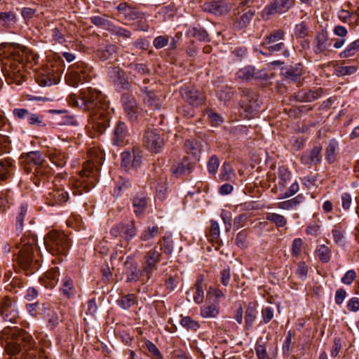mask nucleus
Returning <instances> with one entry per match:
<instances>
[{
	"label": "nucleus",
	"mask_w": 359,
	"mask_h": 359,
	"mask_svg": "<svg viewBox=\"0 0 359 359\" xmlns=\"http://www.w3.org/2000/svg\"><path fill=\"white\" fill-rule=\"evenodd\" d=\"M233 175V171L229 163H224L222 166L219 179L222 181L230 180Z\"/></svg>",
	"instance_id": "obj_60"
},
{
	"label": "nucleus",
	"mask_w": 359,
	"mask_h": 359,
	"mask_svg": "<svg viewBox=\"0 0 359 359\" xmlns=\"http://www.w3.org/2000/svg\"><path fill=\"white\" fill-rule=\"evenodd\" d=\"M358 70L355 66H339L335 69V74L338 76H344L353 74Z\"/></svg>",
	"instance_id": "obj_57"
},
{
	"label": "nucleus",
	"mask_w": 359,
	"mask_h": 359,
	"mask_svg": "<svg viewBox=\"0 0 359 359\" xmlns=\"http://www.w3.org/2000/svg\"><path fill=\"white\" fill-rule=\"evenodd\" d=\"M92 77V68L88 64L79 61L69 67L65 79L69 86H76L80 83L88 82Z\"/></svg>",
	"instance_id": "obj_6"
},
{
	"label": "nucleus",
	"mask_w": 359,
	"mask_h": 359,
	"mask_svg": "<svg viewBox=\"0 0 359 359\" xmlns=\"http://www.w3.org/2000/svg\"><path fill=\"white\" fill-rule=\"evenodd\" d=\"M13 162L10 158H5L0 161V180L5 181L11 175Z\"/></svg>",
	"instance_id": "obj_37"
},
{
	"label": "nucleus",
	"mask_w": 359,
	"mask_h": 359,
	"mask_svg": "<svg viewBox=\"0 0 359 359\" xmlns=\"http://www.w3.org/2000/svg\"><path fill=\"white\" fill-rule=\"evenodd\" d=\"M130 187L131 183L128 180H126L123 177H120L119 180L116 182V185L114 189V194L118 196L121 191L128 189Z\"/></svg>",
	"instance_id": "obj_61"
},
{
	"label": "nucleus",
	"mask_w": 359,
	"mask_h": 359,
	"mask_svg": "<svg viewBox=\"0 0 359 359\" xmlns=\"http://www.w3.org/2000/svg\"><path fill=\"white\" fill-rule=\"evenodd\" d=\"M117 47L114 44H107L104 46L100 47L96 51V55L102 60H107L112 57L116 53Z\"/></svg>",
	"instance_id": "obj_36"
},
{
	"label": "nucleus",
	"mask_w": 359,
	"mask_h": 359,
	"mask_svg": "<svg viewBox=\"0 0 359 359\" xmlns=\"http://www.w3.org/2000/svg\"><path fill=\"white\" fill-rule=\"evenodd\" d=\"M69 199V194L62 184H55L46 195V203L50 206L61 205Z\"/></svg>",
	"instance_id": "obj_12"
},
{
	"label": "nucleus",
	"mask_w": 359,
	"mask_h": 359,
	"mask_svg": "<svg viewBox=\"0 0 359 359\" xmlns=\"http://www.w3.org/2000/svg\"><path fill=\"white\" fill-rule=\"evenodd\" d=\"M141 91L143 93V103L146 107L152 110H158L162 107L163 100L156 92L147 87L142 88Z\"/></svg>",
	"instance_id": "obj_17"
},
{
	"label": "nucleus",
	"mask_w": 359,
	"mask_h": 359,
	"mask_svg": "<svg viewBox=\"0 0 359 359\" xmlns=\"http://www.w3.org/2000/svg\"><path fill=\"white\" fill-rule=\"evenodd\" d=\"M21 248L16 258L19 267L26 275L32 274L38 270V262L34 261V253L37 249V238L33 235H26L21 238Z\"/></svg>",
	"instance_id": "obj_3"
},
{
	"label": "nucleus",
	"mask_w": 359,
	"mask_h": 359,
	"mask_svg": "<svg viewBox=\"0 0 359 359\" xmlns=\"http://www.w3.org/2000/svg\"><path fill=\"white\" fill-rule=\"evenodd\" d=\"M67 32L66 29L61 26L60 27H55L51 30V36L53 40L57 43L63 44L66 42L65 34Z\"/></svg>",
	"instance_id": "obj_45"
},
{
	"label": "nucleus",
	"mask_w": 359,
	"mask_h": 359,
	"mask_svg": "<svg viewBox=\"0 0 359 359\" xmlns=\"http://www.w3.org/2000/svg\"><path fill=\"white\" fill-rule=\"evenodd\" d=\"M236 77L242 81H250L259 78L255 68L252 66H246L240 69L236 73Z\"/></svg>",
	"instance_id": "obj_35"
},
{
	"label": "nucleus",
	"mask_w": 359,
	"mask_h": 359,
	"mask_svg": "<svg viewBox=\"0 0 359 359\" xmlns=\"http://www.w3.org/2000/svg\"><path fill=\"white\" fill-rule=\"evenodd\" d=\"M299 189V186L297 182L292 183L289 187L288 190L285 192L280 194L278 196L279 199L287 198L294 195Z\"/></svg>",
	"instance_id": "obj_63"
},
{
	"label": "nucleus",
	"mask_w": 359,
	"mask_h": 359,
	"mask_svg": "<svg viewBox=\"0 0 359 359\" xmlns=\"http://www.w3.org/2000/svg\"><path fill=\"white\" fill-rule=\"evenodd\" d=\"M34 182L36 186H40L41 183L44 184L48 181L49 175L51 174V170L48 166L42 163L34 168Z\"/></svg>",
	"instance_id": "obj_28"
},
{
	"label": "nucleus",
	"mask_w": 359,
	"mask_h": 359,
	"mask_svg": "<svg viewBox=\"0 0 359 359\" xmlns=\"http://www.w3.org/2000/svg\"><path fill=\"white\" fill-rule=\"evenodd\" d=\"M137 302V297L134 294L123 295L117 300L118 305L123 309H128Z\"/></svg>",
	"instance_id": "obj_42"
},
{
	"label": "nucleus",
	"mask_w": 359,
	"mask_h": 359,
	"mask_svg": "<svg viewBox=\"0 0 359 359\" xmlns=\"http://www.w3.org/2000/svg\"><path fill=\"white\" fill-rule=\"evenodd\" d=\"M80 102L76 101L78 106L90 111V119L92 127L99 133H103L109 126L110 112L109 104L104 100V95L97 89L88 88L80 93Z\"/></svg>",
	"instance_id": "obj_1"
},
{
	"label": "nucleus",
	"mask_w": 359,
	"mask_h": 359,
	"mask_svg": "<svg viewBox=\"0 0 359 359\" xmlns=\"http://www.w3.org/2000/svg\"><path fill=\"white\" fill-rule=\"evenodd\" d=\"M320 144H316L311 150L304 152L300 158L302 163L309 165L320 163L322 158Z\"/></svg>",
	"instance_id": "obj_22"
},
{
	"label": "nucleus",
	"mask_w": 359,
	"mask_h": 359,
	"mask_svg": "<svg viewBox=\"0 0 359 359\" xmlns=\"http://www.w3.org/2000/svg\"><path fill=\"white\" fill-rule=\"evenodd\" d=\"M17 22L16 14L13 11L1 12L0 23L6 27L13 26Z\"/></svg>",
	"instance_id": "obj_40"
},
{
	"label": "nucleus",
	"mask_w": 359,
	"mask_h": 359,
	"mask_svg": "<svg viewBox=\"0 0 359 359\" xmlns=\"http://www.w3.org/2000/svg\"><path fill=\"white\" fill-rule=\"evenodd\" d=\"M110 232L113 236H120L128 243L135 236L137 229L135 222H132L130 224H118Z\"/></svg>",
	"instance_id": "obj_16"
},
{
	"label": "nucleus",
	"mask_w": 359,
	"mask_h": 359,
	"mask_svg": "<svg viewBox=\"0 0 359 359\" xmlns=\"http://www.w3.org/2000/svg\"><path fill=\"white\" fill-rule=\"evenodd\" d=\"M323 90L321 88L311 90H302L294 93V100L300 102H311L322 96Z\"/></svg>",
	"instance_id": "obj_24"
},
{
	"label": "nucleus",
	"mask_w": 359,
	"mask_h": 359,
	"mask_svg": "<svg viewBox=\"0 0 359 359\" xmlns=\"http://www.w3.org/2000/svg\"><path fill=\"white\" fill-rule=\"evenodd\" d=\"M11 336L6 346L8 354L14 355L22 352L21 359H36L37 351L34 349L35 342L27 332L14 329Z\"/></svg>",
	"instance_id": "obj_2"
},
{
	"label": "nucleus",
	"mask_w": 359,
	"mask_h": 359,
	"mask_svg": "<svg viewBox=\"0 0 359 359\" xmlns=\"http://www.w3.org/2000/svg\"><path fill=\"white\" fill-rule=\"evenodd\" d=\"M181 325L187 329L196 331L199 327L197 321L192 320L190 317L186 316L181 319Z\"/></svg>",
	"instance_id": "obj_62"
},
{
	"label": "nucleus",
	"mask_w": 359,
	"mask_h": 359,
	"mask_svg": "<svg viewBox=\"0 0 359 359\" xmlns=\"http://www.w3.org/2000/svg\"><path fill=\"white\" fill-rule=\"evenodd\" d=\"M330 43L328 41V34L326 30H321L318 32L313 43V50L316 54H321L325 52Z\"/></svg>",
	"instance_id": "obj_25"
},
{
	"label": "nucleus",
	"mask_w": 359,
	"mask_h": 359,
	"mask_svg": "<svg viewBox=\"0 0 359 359\" xmlns=\"http://www.w3.org/2000/svg\"><path fill=\"white\" fill-rule=\"evenodd\" d=\"M176 14V10L172 6H163L157 13L156 17L163 18V21L172 19Z\"/></svg>",
	"instance_id": "obj_47"
},
{
	"label": "nucleus",
	"mask_w": 359,
	"mask_h": 359,
	"mask_svg": "<svg viewBox=\"0 0 359 359\" xmlns=\"http://www.w3.org/2000/svg\"><path fill=\"white\" fill-rule=\"evenodd\" d=\"M59 276L60 273L57 267H53L48 271L44 278L46 286L54 287L58 282Z\"/></svg>",
	"instance_id": "obj_39"
},
{
	"label": "nucleus",
	"mask_w": 359,
	"mask_h": 359,
	"mask_svg": "<svg viewBox=\"0 0 359 359\" xmlns=\"http://www.w3.org/2000/svg\"><path fill=\"white\" fill-rule=\"evenodd\" d=\"M339 144L335 140H331L325 149V159L330 164L334 163L337 158Z\"/></svg>",
	"instance_id": "obj_34"
},
{
	"label": "nucleus",
	"mask_w": 359,
	"mask_h": 359,
	"mask_svg": "<svg viewBox=\"0 0 359 359\" xmlns=\"http://www.w3.org/2000/svg\"><path fill=\"white\" fill-rule=\"evenodd\" d=\"M255 15V11L252 9L245 8L242 13H238L234 18L233 26L235 28L241 29L250 25L251 20Z\"/></svg>",
	"instance_id": "obj_26"
},
{
	"label": "nucleus",
	"mask_w": 359,
	"mask_h": 359,
	"mask_svg": "<svg viewBox=\"0 0 359 359\" xmlns=\"http://www.w3.org/2000/svg\"><path fill=\"white\" fill-rule=\"evenodd\" d=\"M60 76V72L58 69L51 71L48 69L45 73L39 75L38 83L41 86H51L57 83Z\"/></svg>",
	"instance_id": "obj_27"
},
{
	"label": "nucleus",
	"mask_w": 359,
	"mask_h": 359,
	"mask_svg": "<svg viewBox=\"0 0 359 359\" xmlns=\"http://www.w3.org/2000/svg\"><path fill=\"white\" fill-rule=\"evenodd\" d=\"M218 312V309L215 305H205L201 309V315L203 318L215 317Z\"/></svg>",
	"instance_id": "obj_54"
},
{
	"label": "nucleus",
	"mask_w": 359,
	"mask_h": 359,
	"mask_svg": "<svg viewBox=\"0 0 359 359\" xmlns=\"http://www.w3.org/2000/svg\"><path fill=\"white\" fill-rule=\"evenodd\" d=\"M359 51V39L351 42L342 52L340 53L341 58H346L354 55Z\"/></svg>",
	"instance_id": "obj_44"
},
{
	"label": "nucleus",
	"mask_w": 359,
	"mask_h": 359,
	"mask_svg": "<svg viewBox=\"0 0 359 359\" xmlns=\"http://www.w3.org/2000/svg\"><path fill=\"white\" fill-rule=\"evenodd\" d=\"M109 77L115 86L121 89L128 90L130 84L125 71L118 67H112L109 72Z\"/></svg>",
	"instance_id": "obj_19"
},
{
	"label": "nucleus",
	"mask_w": 359,
	"mask_h": 359,
	"mask_svg": "<svg viewBox=\"0 0 359 359\" xmlns=\"http://www.w3.org/2000/svg\"><path fill=\"white\" fill-rule=\"evenodd\" d=\"M291 174L288 169L284 166L279 167L278 168V179L279 183L282 187H285L287 182L290 180Z\"/></svg>",
	"instance_id": "obj_56"
},
{
	"label": "nucleus",
	"mask_w": 359,
	"mask_h": 359,
	"mask_svg": "<svg viewBox=\"0 0 359 359\" xmlns=\"http://www.w3.org/2000/svg\"><path fill=\"white\" fill-rule=\"evenodd\" d=\"M146 280L145 274L144 273L143 269L142 270L135 267L134 270L132 271L127 276V282H137L139 280Z\"/></svg>",
	"instance_id": "obj_58"
},
{
	"label": "nucleus",
	"mask_w": 359,
	"mask_h": 359,
	"mask_svg": "<svg viewBox=\"0 0 359 359\" xmlns=\"http://www.w3.org/2000/svg\"><path fill=\"white\" fill-rule=\"evenodd\" d=\"M303 246V241L299 238H295L292 241V255L294 257H298L302 252Z\"/></svg>",
	"instance_id": "obj_64"
},
{
	"label": "nucleus",
	"mask_w": 359,
	"mask_h": 359,
	"mask_svg": "<svg viewBox=\"0 0 359 359\" xmlns=\"http://www.w3.org/2000/svg\"><path fill=\"white\" fill-rule=\"evenodd\" d=\"M60 291L67 298H72L76 294L74 281L69 276H65L61 283Z\"/></svg>",
	"instance_id": "obj_32"
},
{
	"label": "nucleus",
	"mask_w": 359,
	"mask_h": 359,
	"mask_svg": "<svg viewBox=\"0 0 359 359\" xmlns=\"http://www.w3.org/2000/svg\"><path fill=\"white\" fill-rule=\"evenodd\" d=\"M204 12L209 13L215 15H222L228 13L231 10V6L228 0H210L204 2L201 6Z\"/></svg>",
	"instance_id": "obj_13"
},
{
	"label": "nucleus",
	"mask_w": 359,
	"mask_h": 359,
	"mask_svg": "<svg viewBox=\"0 0 359 359\" xmlns=\"http://www.w3.org/2000/svg\"><path fill=\"white\" fill-rule=\"evenodd\" d=\"M203 282L204 276L203 275L199 276L197 278L194 288L190 289L187 292V295H189L192 292H194L193 299L196 304H201L203 301L204 292H203Z\"/></svg>",
	"instance_id": "obj_29"
},
{
	"label": "nucleus",
	"mask_w": 359,
	"mask_h": 359,
	"mask_svg": "<svg viewBox=\"0 0 359 359\" xmlns=\"http://www.w3.org/2000/svg\"><path fill=\"white\" fill-rule=\"evenodd\" d=\"M257 311L255 306L250 304L245 310V323L247 330H251L253 327L254 323L256 320Z\"/></svg>",
	"instance_id": "obj_43"
},
{
	"label": "nucleus",
	"mask_w": 359,
	"mask_h": 359,
	"mask_svg": "<svg viewBox=\"0 0 359 359\" xmlns=\"http://www.w3.org/2000/svg\"><path fill=\"white\" fill-rule=\"evenodd\" d=\"M255 351L259 359H271L266 351L265 342L262 339L257 341Z\"/></svg>",
	"instance_id": "obj_52"
},
{
	"label": "nucleus",
	"mask_w": 359,
	"mask_h": 359,
	"mask_svg": "<svg viewBox=\"0 0 359 359\" xmlns=\"http://www.w3.org/2000/svg\"><path fill=\"white\" fill-rule=\"evenodd\" d=\"M304 200V196L302 194H299L290 200L284 201L277 203V208L285 210L295 209L297 208V206L302 203Z\"/></svg>",
	"instance_id": "obj_31"
},
{
	"label": "nucleus",
	"mask_w": 359,
	"mask_h": 359,
	"mask_svg": "<svg viewBox=\"0 0 359 359\" xmlns=\"http://www.w3.org/2000/svg\"><path fill=\"white\" fill-rule=\"evenodd\" d=\"M13 58L18 61H22L24 64L32 67L39 62V57L37 54L27 49H17L13 52Z\"/></svg>",
	"instance_id": "obj_23"
},
{
	"label": "nucleus",
	"mask_w": 359,
	"mask_h": 359,
	"mask_svg": "<svg viewBox=\"0 0 359 359\" xmlns=\"http://www.w3.org/2000/svg\"><path fill=\"white\" fill-rule=\"evenodd\" d=\"M90 21L93 25L105 29L109 32L110 31V28L113 25L111 21L101 16H93L90 18Z\"/></svg>",
	"instance_id": "obj_50"
},
{
	"label": "nucleus",
	"mask_w": 359,
	"mask_h": 359,
	"mask_svg": "<svg viewBox=\"0 0 359 359\" xmlns=\"http://www.w3.org/2000/svg\"><path fill=\"white\" fill-rule=\"evenodd\" d=\"M47 250L53 255L66 256L70 248V241L63 231L51 230L44 237Z\"/></svg>",
	"instance_id": "obj_5"
},
{
	"label": "nucleus",
	"mask_w": 359,
	"mask_h": 359,
	"mask_svg": "<svg viewBox=\"0 0 359 359\" xmlns=\"http://www.w3.org/2000/svg\"><path fill=\"white\" fill-rule=\"evenodd\" d=\"M184 148L187 153L192 154L194 156H197L200 151L198 142L194 140H187L184 143Z\"/></svg>",
	"instance_id": "obj_55"
},
{
	"label": "nucleus",
	"mask_w": 359,
	"mask_h": 359,
	"mask_svg": "<svg viewBox=\"0 0 359 359\" xmlns=\"http://www.w3.org/2000/svg\"><path fill=\"white\" fill-rule=\"evenodd\" d=\"M266 219L275 224L278 227H283L287 224V219L282 215L269 212L266 215Z\"/></svg>",
	"instance_id": "obj_46"
},
{
	"label": "nucleus",
	"mask_w": 359,
	"mask_h": 359,
	"mask_svg": "<svg viewBox=\"0 0 359 359\" xmlns=\"http://www.w3.org/2000/svg\"><path fill=\"white\" fill-rule=\"evenodd\" d=\"M129 133L126 124L119 121L117 122L113 132L112 142L114 145L123 146L128 142Z\"/></svg>",
	"instance_id": "obj_20"
},
{
	"label": "nucleus",
	"mask_w": 359,
	"mask_h": 359,
	"mask_svg": "<svg viewBox=\"0 0 359 359\" xmlns=\"http://www.w3.org/2000/svg\"><path fill=\"white\" fill-rule=\"evenodd\" d=\"M9 65L6 67V71L8 74V76L13 79L18 83L21 79H24L25 75L23 74V69L25 68V64L22 61H18L13 58V52L11 53L8 58Z\"/></svg>",
	"instance_id": "obj_18"
},
{
	"label": "nucleus",
	"mask_w": 359,
	"mask_h": 359,
	"mask_svg": "<svg viewBox=\"0 0 359 359\" xmlns=\"http://www.w3.org/2000/svg\"><path fill=\"white\" fill-rule=\"evenodd\" d=\"M248 231L243 229L238 233L236 235L235 243L236 245L240 248H246L248 246Z\"/></svg>",
	"instance_id": "obj_53"
},
{
	"label": "nucleus",
	"mask_w": 359,
	"mask_h": 359,
	"mask_svg": "<svg viewBox=\"0 0 359 359\" xmlns=\"http://www.w3.org/2000/svg\"><path fill=\"white\" fill-rule=\"evenodd\" d=\"M109 32L111 34H114L118 37H122L125 39L130 38L132 35V33L130 30L119 26H116L114 24L110 28Z\"/></svg>",
	"instance_id": "obj_51"
},
{
	"label": "nucleus",
	"mask_w": 359,
	"mask_h": 359,
	"mask_svg": "<svg viewBox=\"0 0 359 359\" xmlns=\"http://www.w3.org/2000/svg\"><path fill=\"white\" fill-rule=\"evenodd\" d=\"M318 259L323 263H327L331 257V250L325 245H320L316 250Z\"/></svg>",
	"instance_id": "obj_49"
},
{
	"label": "nucleus",
	"mask_w": 359,
	"mask_h": 359,
	"mask_svg": "<svg viewBox=\"0 0 359 359\" xmlns=\"http://www.w3.org/2000/svg\"><path fill=\"white\" fill-rule=\"evenodd\" d=\"M147 207V198L144 194H139L133 199V212L137 217L144 213Z\"/></svg>",
	"instance_id": "obj_30"
},
{
	"label": "nucleus",
	"mask_w": 359,
	"mask_h": 359,
	"mask_svg": "<svg viewBox=\"0 0 359 359\" xmlns=\"http://www.w3.org/2000/svg\"><path fill=\"white\" fill-rule=\"evenodd\" d=\"M159 242L151 249L147 251L143 257L141 267L143 269L146 280H142V283H147L151 278L152 273L157 270L158 264L160 263L162 257V249L158 248Z\"/></svg>",
	"instance_id": "obj_7"
},
{
	"label": "nucleus",
	"mask_w": 359,
	"mask_h": 359,
	"mask_svg": "<svg viewBox=\"0 0 359 359\" xmlns=\"http://www.w3.org/2000/svg\"><path fill=\"white\" fill-rule=\"evenodd\" d=\"M144 144L150 151L158 153L164 145V140L156 129L147 130L144 135Z\"/></svg>",
	"instance_id": "obj_14"
},
{
	"label": "nucleus",
	"mask_w": 359,
	"mask_h": 359,
	"mask_svg": "<svg viewBox=\"0 0 359 359\" xmlns=\"http://www.w3.org/2000/svg\"><path fill=\"white\" fill-rule=\"evenodd\" d=\"M181 94L182 97L193 106L201 105L205 100L203 94L194 87L182 88Z\"/></svg>",
	"instance_id": "obj_21"
},
{
	"label": "nucleus",
	"mask_w": 359,
	"mask_h": 359,
	"mask_svg": "<svg viewBox=\"0 0 359 359\" xmlns=\"http://www.w3.org/2000/svg\"><path fill=\"white\" fill-rule=\"evenodd\" d=\"M159 228L157 226H148L140 234V239L142 241H148L157 236Z\"/></svg>",
	"instance_id": "obj_48"
},
{
	"label": "nucleus",
	"mask_w": 359,
	"mask_h": 359,
	"mask_svg": "<svg viewBox=\"0 0 359 359\" xmlns=\"http://www.w3.org/2000/svg\"><path fill=\"white\" fill-rule=\"evenodd\" d=\"M124 114L130 122H137L142 114V109L135 97L129 93H123L121 97Z\"/></svg>",
	"instance_id": "obj_9"
},
{
	"label": "nucleus",
	"mask_w": 359,
	"mask_h": 359,
	"mask_svg": "<svg viewBox=\"0 0 359 359\" xmlns=\"http://www.w3.org/2000/svg\"><path fill=\"white\" fill-rule=\"evenodd\" d=\"M0 313L4 320L12 323L19 317L15 302L8 297H4L0 302Z\"/></svg>",
	"instance_id": "obj_15"
},
{
	"label": "nucleus",
	"mask_w": 359,
	"mask_h": 359,
	"mask_svg": "<svg viewBox=\"0 0 359 359\" xmlns=\"http://www.w3.org/2000/svg\"><path fill=\"white\" fill-rule=\"evenodd\" d=\"M118 15L126 21L139 20L140 25H137V29L142 31H147L149 25L145 22V14L140 12L136 8L132 6L127 2H122L116 7Z\"/></svg>",
	"instance_id": "obj_8"
},
{
	"label": "nucleus",
	"mask_w": 359,
	"mask_h": 359,
	"mask_svg": "<svg viewBox=\"0 0 359 359\" xmlns=\"http://www.w3.org/2000/svg\"><path fill=\"white\" fill-rule=\"evenodd\" d=\"M27 214V205H21L19 212L16 216V226L18 229H22L23 227V221Z\"/></svg>",
	"instance_id": "obj_59"
},
{
	"label": "nucleus",
	"mask_w": 359,
	"mask_h": 359,
	"mask_svg": "<svg viewBox=\"0 0 359 359\" xmlns=\"http://www.w3.org/2000/svg\"><path fill=\"white\" fill-rule=\"evenodd\" d=\"M192 167L191 163L187 159H184L183 161L173 165L171 171L176 176H180L186 172H190Z\"/></svg>",
	"instance_id": "obj_38"
},
{
	"label": "nucleus",
	"mask_w": 359,
	"mask_h": 359,
	"mask_svg": "<svg viewBox=\"0 0 359 359\" xmlns=\"http://www.w3.org/2000/svg\"><path fill=\"white\" fill-rule=\"evenodd\" d=\"M21 158L24 159V163L27 165L32 164L34 168L44 163L43 156L39 151L29 152L25 156L22 155Z\"/></svg>",
	"instance_id": "obj_33"
},
{
	"label": "nucleus",
	"mask_w": 359,
	"mask_h": 359,
	"mask_svg": "<svg viewBox=\"0 0 359 359\" xmlns=\"http://www.w3.org/2000/svg\"><path fill=\"white\" fill-rule=\"evenodd\" d=\"M284 38L283 30H274L264 38L262 46L269 51V54L280 51L285 47L284 43L281 41Z\"/></svg>",
	"instance_id": "obj_10"
},
{
	"label": "nucleus",
	"mask_w": 359,
	"mask_h": 359,
	"mask_svg": "<svg viewBox=\"0 0 359 359\" xmlns=\"http://www.w3.org/2000/svg\"><path fill=\"white\" fill-rule=\"evenodd\" d=\"M97 171L94 168L91 161L86 162L79 176L72 183V193L74 196L81 195L88 192L96 184Z\"/></svg>",
	"instance_id": "obj_4"
},
{
	"label": "nucleus",
	"mask_w": 359,
	"mask_h": 359,
	"mask_svg": "<svg viewBox=\"0 0 359 359\" xmlns=\"http://www.w3.org/2000/svg\"><path fill=\"white\" fill-rule=\"evenodd\" d=\"M294 0H273L262 11V17L269 19L275 14L287 13L294 5Z\"/></svg>",
	"instance_id": "obj_11"
},
{
	"label": "nucleus",
	"mask_w": 359,
	"mask_h": 359,
	"mask_svg": "<svg viewBox=\"0 0 359 359\" xmlns=\"http://www.w3.org/2000/svg\"><path fill=\"white\" fill-rule=\"evenodd\" d=\"M50 159L56 166L62 168L66 165L67 156L64 152L55 150L50 154Z\"/></svg>",
	"instance_id": "obj_41"
}]
</instances>
